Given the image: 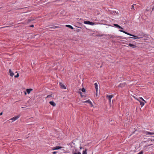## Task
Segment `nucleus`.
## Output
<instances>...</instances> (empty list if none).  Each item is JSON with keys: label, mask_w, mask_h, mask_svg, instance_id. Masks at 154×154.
Returning <instances> with one entry per match:
<instances>
[{"label": "nucleus", "mask_w": 154, "mask_h": 154, "mask_svg": "<svg viewBox=\"0 0 154 154\" xmlns=\"http://www.w3.org/2000/svg\"><path fill=\"white\" fill-rule=\"evenodd\" d=\"M119 31L120 32H123L125 33V34H126L127 35H130V36H133L134 37V38H133V37H129V38H135V39H137H137H140V37H138V36H135V35H132V34H131L124 31H123V30H119Z\"/></svg>", "instance_id": "obj_1"}, {"label": "nucleus", "mask_w": 154, "mask_h": 154, "mask_svg": "<svg viewBox=\"0 0 154 154\" xmlns=\"http://www.w3.org/2000/svg\"><path fill=\"white\" fill-rule=\"evenodd\" d=\"M84 23L85 24H88L91 25H93L96 24L94 22H90L89 21H85Z\"/></svg>", "instance_id": "obj_2"}, {"label": "nucleus", "mask_w": 154, "mask_h": 154, "mask_svg": "<svg viewBox=\"0 0 154 154\" xmlns=\"http://www.w3.org/2000/svg\"><path fill=\"white\" fill-rule=\"evenodd\" d=\"M20 117V115H18L16 116H15L13 117L12 118H11L10 120L12 121L13 122L14 121L17 120V119H18Z\"/></svg>", "instance_id": "obj_3"}, {"label": "nucleus", "mask_w": 154, "mask_h": 154, "mask_svg": "<svg viewBox=\"0 0 154 154\" xmlns=\"http://www.w3.org/2000/svg\"><path fill=\"white\" fill-rule=\"evenodd\" d=\"M83 103H89V104H90L91 105V106H93V105L92 104V103L91 102L90 100H86V101H84L83 102Z\"/></svg>", "instance_id": "obj_4"}, {"label": "nucleus", "mask_w": 154, "mask_h": 154, "mask_svg": "<svg viewBox=\"0 0 154 154\" xmlns=\"http://www.w3.org/2000/svg\"><path fill=\"white\" fill-rule=\"evenodd\" d=\"M63 147L59 146H56L52 149L53 150H57L61 148H62Z\"/></svg>", "instance_id": "obj_5"}, {"label": "nucleus", "mask_w": 154, "mask_h": 154, "mask_svg": "<svg viewBox=\"0 0 154 154\" xmlns=\"http://www.w3.org/2000/svg\"><path fill=\"white\" fill-rule=\"evenodd\" d=\"M114 96V95L112 94V95H106V97L108 99H111V98L113 97Z\"/></svg>", "instance_id": "obj_6"}, {"label": "nucleus", "mask_w": 154, "mask_h": 154, "mask_svg": "<svg viewBox=\"0 0 154 154\" xmlns=\"http://www.w3.org/2000/svg\"><path fill=\"white\" fill-rule=\"evenodd\" d=\"M60 86L61 88L64 89H66V86L62 83H60Z\"/></svg>", "instance_id": "obj_7"}, {"label": "nucleus", "mask_w": 154, "mask_h": 154, "mask_svg": "<svg viewBox=\"0 0 154 154\" xmlns=\"http://www.w3.org/2000/svg\"><path fill=\"white\" fill-rule=\"evenodd\" d=\"M145 133L147 135H154V132H150L149 131H146Z\"/></svg>", "instance_id": "obj_8"}, {"label": "nucleus", "mask_w": 154, "mask_h": 154, "mask_svg": "<svg viewBox=\"0 0 154 154\" xmlns=\"http://www.w3.org/2000/svg\"><path fill=\"white\" fill-rule=\"evenodd\" d=\"M137 100L139 101V102L140 103V105L141 107H143V106L144 105V103L143 102H142V101L140 100H138V99H137Z\"/></svg>", "instance_id": "obj_9"}, {"label": "nucleus", "mask_w": 154, "mask_h": 154, "mask_svg": "<svg viewBox=\"0 0 154 154\" xmlns=\"http://www.w3.org/2000/svg\"><path fill=\"white\" fill-rule=\"evenodd\" d=\"M95 88L96 90V92H97L98 88V84L97 83H95L94 84Z\"/></svg>", "instance_id": "obj_10"}, {"label": "nucleus", "mask_w": 154, "mask_h": 154, "mask_svg": "<svg viewBox=\"0 0 154 154\" xmlns=\"http://www.w3.org/2000/svg\"><path fill=\"white\" fill-rule=\"evenodd\" d=\"M9 72L11 76H13L14 75V73L11 69L9 70Z\"/></svg>", "instance_id": "obj_11"}, {"label": "nucleus", "mask_w": 154, "mask_h": 154, "mask_svg": "<svg viewBox=\"0 0 154 154\" xmlns=\"http://www.w3.org/2000/svg\"><path fill=\"white\" fill-rule=\"evenodd\" d=\"M128 45L130 47H131L133 48H135L136 47V46L135 45L131 43L129 44Z\"/></svg>", "instance_id": "obj_12"}, {"label": "nucleus", "mask_w": 154, "mask_h": 154, "mask_svg": "<svg viewBox=\"0 0 154 154\" xmlns=\"http://www.w3.org/2000/svg\"><path fill=\"white\" fill-rule=\"evenodd\" d=\"M49 103L51 105L53 106H56L55 103L53 101H50L49 102Z\"/></svg>", "instance_id": "obj_13"}, {"label": "nucleus", "mask_w": 154, "mask_h": 154, "mask_svg": "<svg viewBox=\"0 0 154 154\" xmlns=\"http://www.w3.org/2000/svg\"><path fill=\"white\" fill-rule=\"evenodd\" d=\"M32 90V89H31V88L27 89L26 90V91L28 94H29L30 93V91Z\"/></svg>", "instance_id": "obj_14"}, {"label": "nucleus", "mask_w": 154, "mask_h": 154, "mask_svg": "<svg viewBox=\"0 0 154 154\" xmlns=\"http://www.w3.org/2000/svg\"><path fill=\"white\" fill-rule=\"evenodd\" d=\"M66 26L67 27H69V28H70L71 29H74L73 27L70 25H66Z\"/></svg>", "instance_id": "obj_15"}, {"label": "nucleus", "mask_w": 154, "mask_h": 154, "mask_svg": "<svg viewBox=\"0 0 154 154\" xmlns=\"http://www.w3.org/2000/svg\"><path fill=\"white\" fill-rule=\"evenodd\" d=\"M87 149H85L82 152V154H87Z\"/></svg>", "instance_id": "obj_16"}, {"label": "nucleus", "mask_w": 154, "mask_h": 154, "mask_svg": "<svg viewBox=\"0 0 154 154\" xmlns=\"http://www.w3.org/2000/svg\"><path fill=\"white\" fill-rule=\"evenodd\" d=\"M59 27L58 26H53V27H50L49 29H51L52 28H53V29H55L56 28H57Z\"/></svg>", "instance_id": "obj_17"}, {"label": "nucleus", "mask_w": 154, "mask_h": 154, "mask_svg": "<svg viewBox=\"0 0 154 154\" xmlns=\"http://www.w3.org/2000/svg\"><path fill=\"white\" fill-rule=\"evenodd\" d=\"M125 84H124V83H122V84H119V87H123V86H124V85H125Z\"/></svg>", "instance_id": "obj_18"}, {"label": "nucleus", "mask_w": 154, "mask_h": 154, "mask_svg": "<svg viewBox=\"0 0 154 154\" xmlns=\"http://www.w3.org/2000/svg\"><path fill=\"white\" fill-rule=\"evenodd\" d=\"M73 154H81V153L79 152H74Z\"/></svg>", "instance_id": "obj_19"}, {"label": "nucleus", "mask_w": 154, "mask_h": 154, "mask_svg": "<svg viewBox=\"0 0 154 154\" xmlns=\"http://www.w3.org/2000/svg\"><path fill=\"white\" fill-rule=\"evenodd\" d=\"M139 99L142 100L143 101H144V102H146V101L143 99L142 97H140L139 98Z\"/></svg>", "instance_id": "obj_20"}, {"label": "nucleus", "mask_w": 154, "mask_h": 154, "mask_svg": "<svg viewBox=\"0 0 154 154\" xmlns=\"http://www.w3.org/2000/svg\"><path fill=\"white\" fill-rule=\"evenodd\" d=\"M134 5H132L131 8V9L134 10Z\"/></svg>", "instance_id": "obj_21"}, {"label": "nucleus", "mask_w": 154, "mask_h": 154, "mask_svg": "<svg viewBox=\"0 0 154 154\" xmlns=\"http://www.w3.org/2000/svg\"><path fill=\"white\" fill-rule=\"evenodd\" d=\"M52 96V95H48L47 97H46V98H49V97H51Z\"/></svg>", "instance_id": "obj_22"}, {"label": "nucleus", "mask_w": 154, "mask_h": 154, "mask_svg": "<svg viewBox=\"0 0 154 154\" xmlns=\"http://www.w3.org/2000/svg\"><path fill=\"white\" fill-rule=\"evenodd\" d=\"M82 91L83 92H85V90L84 88H83L82 89Z\"/></svg>", "instance_id": "obj_23"}, {"label": "nucleus", "mask_w": 154, "mask_h": 154, "mask_svg": "<svg viewBox=\"0 0 154 154\" xmlns=\"http://www.w3.org/2000/svg\"><path fill=\"white\" fill-rule=\"evenodd\" d=\"M19 76V75L18 73H17V75H15L14 76V77L15 78H17Z\"/></svg>", "instance_id": "obj_24"}, {"label": "nucleus", "mask_w": 154, "mask_h": 154, "mask_svg": "<svg viewBox=\"0 0 154 154\" xmlns=\"http://www.w3.org/2000/svg\"><path fill=\"white\" fill-rule=\"evenodd\" d=\"M113 25L117 27H118V26H119V25L117 24H114Z\"/></svg>", "instance_id": "obj_25"}, {"label": "nucleus", "mask_w": 154, "mask_h": 154, "mask_svg": "<svg viewBox=\"0 0 154 154\" xmlns=\"http://www.w3.org/2000/svg\"><path fill=\"white\" fill-rule=\"evenodd\" d=\"M118 28L119 29H123V28H122V27H121V26H119H119H118Z\"/></svg>", "instance_id": "obj_26"}, {"label": "nucleus", "mask_w": 154, "mask_h": 154, "mask_svg": "<svg viewBox=\"0 0 154 154\" xmlns=\"http://www.w3.org/2000/svg\"><path fill=\"white\" fill-rule=\"evenodd\" d=\"M57 152L56 151H54V152H53V154H56V153H57Z\"/></svg>", "instance_id": "obj_27"}, {"label": "nucleus", "mask_w": 154, "mask_h": 154, "mask_svg": "<svg viewBox=\"0 0 154 154\" xmlns=\"http://www.w3.org/2000/svg\"><path fill=\"white\" fill-rule=\"evenodd\" d=\"M109 103H111V99H109Z\"/></svg>", "instance_id": "obj_28"}, {"label": "nucleus", "mask_w": 154, "mask_h": 154, "mask_svg": "<svg viewBox=\"0 0 154 154\" xmlns=\"http://www.w3.org/2000/svg\"><path fill=\"white\" fill-rule=\"evenodd\" d=\"M30 26L31 27H34V25H31Z\"/></svg>", "instance_id": "obj_29"}, {"label": "nucleus", "mask_w": 154, "mask_h": 154, "mask_svg": "<svg viewBox=\"0 0 154 154\" xmlns=\"http://www.w3.org/2000/svg\"><path fill=\"white\" fill-rule=\"evenodd\" d=\"M79 94H81V95H82V93L81 92V91H79Z\"/></svg>", "instance_id": "obj_30"}, {"label": "nucleus", "mask_w": 154, "mask_h": 154, "mask_svg": "<svg viewBox=\"0 0 154 154\" xmlns=\"http://www.w3.org/2000/svg\"><path fill=\"white\" fill-rule=\"evenodd\" d=\"M2 113H2V112H1V113H0V116H1V115H2Z\"/></svg>", "instance_id": "obj_31"}, {"label": "nucleus", "mask_w": 154, "mask_h": 154, "mask_svg": "<svg viewBox=\"0 0 154 154\" xmlns=\"http://www.w3.org/2000/svg\"><path fill=\"white\" fill-rule=\"evenodd\" d=\"M109 36L111 38L112 37V36L111 35H109Z\"/></svg>", "instance_id": "obj_32"}, {"label": "nucleus", "mask_w": 154, "mask_h": 154, "mask_svg": "<svg viewBox=\"0 0 154 154\" xmlns=\"http://www.w3.org/2000/svg\"><path fill=\"white\" fill-rule=\"evenodd\" d=\"M80 149H82V146L80 147Z\"/></svg>", "instance_id": "obj_33"}, {"label": "nucleus", "mask_w": 154, "mask_h": 154, "mask_svg": "<svg viewBox=\"0 0 154 154\" xmlns=\"http://www.w3.org/2000/svg\"><path fill=\"white\" fill-rule=\"evenodd\" d=\"M25 94H26V92H25Z\"/></svg>", "instance_id": "obj_34"}, {"label": "nucleus", "mask_w": 154, "mask_h": 154, "mask_svg": "<svg viewBox=\"0 0 154 154\" xmlns=\"http://www.w3.org/2000/svg\"><path fill=\"white\" fill-rule=\"evenodd\" d=\"M97 92H96V95H97Z\"/></svg>", "instance_id": "obj_35"}, {"label": "nucleus", "mask_w": 154, "mask_h": 154, "mask_svg": "<svg viewBox=\"0 0 154 154\" xmlns=\"http://www.w3.org/2000/svg\"><path fill=\"white\" fill-rule=\"evenodd\" d=\"M153 141H154V139L152 140Z\"/></svg>", "instance_id": "obj_36"}, {"label": "nucleus", "mask_w": 154, "mask_h": 154, "mask_svg": "<svg viewBox=\"0 0 154 154\" xmlns=\"http://www.w3.org/2000/svg\"><path fill=\"white\" fill-rule=\"evenodd\" d=\"M153 137H154V136H153Z\"/></svg>", "instance_id": "obj_37"}]
</instances>
